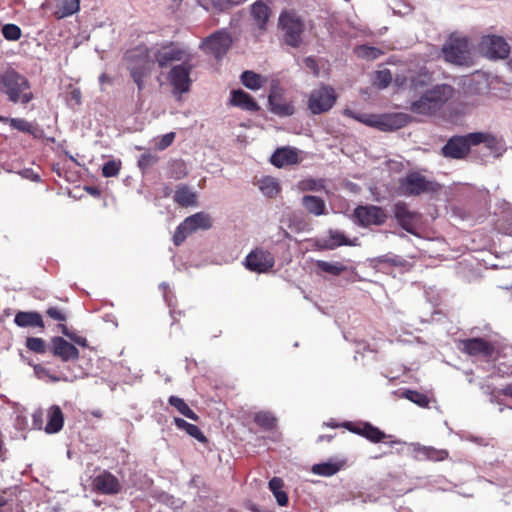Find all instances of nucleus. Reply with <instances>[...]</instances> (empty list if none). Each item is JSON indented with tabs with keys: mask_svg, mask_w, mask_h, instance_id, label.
Here are the masks:
<instances>
[{
	"mask_svg": "<svg viewBox=\"0 0 512 512\" xmlns=\"http://www.w3.org/2000/svg\"><path fill=\"white\" fill-rule=\"evenodd\" d=\"M0 92L12 103L28 104L34 98L28 79L14 69L0 72Z\"/></svg>",
	"mask_w": 512,
	"mask_h": 512,
	"instance_id": "obj_1",
	"label": "nucleus"
},
{
	"mask_svg": "<svg viewBox=\"0 0 512 512\" xmlns=\"http://www.w3.org/2000/svg\"><path fill=\"white\" fill-rule=\"evenodd\" d=\"M453 88L447 84L436 85L419 99L411 102L409 110L414 114L431 116L436 114L452 97Z\"/></svg>",
	"mask_w": 512,
	"mask_h": 512,
	"instance_id": "obj_2",
	"label": "nucleus"
},
{
	"mask_svg": "<svg viewBox=\"0 0 512 512\" xmlns=\"http://www.w3.org/2000/svg\"><path fill=\"white\" fill-rule=\"evenodd\" d=\"M345 114L353 117L354 119L361 123H364L370 127L377 128L381 131H394L397 129H401L408 125L411 121V116L402 112L382 115H355L352 111L346 110Z\"/></svg>",
	"mask_w": 512,
	"mask_h": 512,
	"instance_id": "obj_3",
	"label": "nucleus"
},
{
	"mask_svg": "<svg viewBox=\"0 0 512 512\" xmlns=\"http://www.w3.org/2000/svg\"><path fill=\"white\" fill-rule=\"evenodd\" d=\"M278 26L283 32V41L286 45L293 48L301 45L305 22L294 9H285L280 13Z\"/></svg>",
	"mask_w": 512,
	"mask_h": 512,
	"instance_id": "obj_4",
	"label": "nucleus"
},
{
	"mask_svg": "<svg viewBox=\"0 0 512 512\" xmlns=\"http://www.w3.org/2000/svg\"><path fill=\"white\" fill-rule=\"evenodd\" d=\"M398 190L403 196H419L437 193L441 190V185L419 172L412 171L398 180Z\"/></svg>",
	"mask_w": 512,
	"mask_h": 512,
	"instance_id": "obj_5",
	"label": "nucleus"
},
{
	"mask_svg": "<svg viewBox=\"0 0 512 512\" xmlns=\"http://www.w3.org/2000/svg\"><path fill=\"white\" fill-rule=\"evenodd\" d=\"M123 60L130 75L151 73L154 66L150 49L145 44L128 49L124 53Z\"/></svg>",
	"mask_w": 512,
	"mask_h": 512,
	"instance_id": "obj_6",
	"label": "nucleus"
},
{
	"mask_svg": "<svg viewBox=\"0 0 512 512\" xmlns=\"http://www.w3.org/2000/svg\"><path fill=\"white\" fill-rule=\"evenodd\" d=\"M444 59L454 65L470 66L472 64L469 43L465 37H450L442 47Z\"/></svg>",
	"mask_w": 512,
	"mask_h": 512,
	"instance_id": "obj_7",
	"label": "nucleus"
},
{
	"mask_svg": "<svg viewBox=\"0 0 512 512\" xmlns=\"http://www.w3.org/2000/svg\"><path fill=\"white\" fill-rule=\"evenodd\" d=\"M212 227L210 216L204 212L195 213L181 222L173 235V243L180 246L188 236L198 230H208Z\"/></svg>",
	"mask_w": 512,
	"mask_h": 512,
	"instance_id": "obj_8",
	"label": "nucleus"
},
{
	"mask_svg": "<svg viewBox=\"0 0 512 512\" xmlns=\"http://www.w3.org/2000/svg\"><path fill=\"white\" fill-rule=\"evenodd\" d=\"M457 347L463 354L487 361L494 358L497 353L495 344L482 337L460 339L457 342Z\"/></svg>",
	"mask_w": 512,
	"mask_h": 512,
	"instance_id": "obj_9",
	"label": "nucleus"
},
{
	"mask_svg": "<svg viewBox=\"0 0 512 512\" xmlns=\"http://www.w3.org/2000/svg\"><path fill=\"white\" fill-rule=\"evenodd\" d=\"M388 215L384 208L377 205H358L352 214L353 222L363 228L382 226L386 223Z\"/></svg>",
	"mask_w": 512,
	"mask_h": 512,
	"instance_id": "obj_10",
	"label": "nucleus"
},
{
	"mask_svg": "<svg viewBox=\"0 0 512 512\" xmlns=\"http://www.w3.org/2000/svg\"><path fill=\"white\" fill-rule=\"evenodd\" d=\"M336 100L335 90L331 86L322 85L310 93L307 107L312 114L319 115L329 111Z\"/></svg>",
	"mask_w": 512,
	"mask_h": 512,
	"instance_id": "obj_11",
	"label": "nucleus"
},
{
	"mask_svg": "<svg viewBox=\"0 0 512 512\" xmlns=\"http://www.w3.org/2000/svg\"><path fill=\"white\" fill-rule=\"evenodd\" d=\"M153 55L160 68H166L173 62H187L190 60V54L175 42H167L161 45Z\"/></svg>",
	"mask_w": 512,
	"mask_h": 512,
	"instance_id": "obj_12",
	"label": "nucleus"
},
{
	"mask_svg": "<svg viewBox=\"0 0 512 512\" xmlns=\"http://www.w3.org/2000/svg\"><path fill=\"white\" fill-rule=\"evenodd\" d=\"M275 265L271 252L261 247L253 249L245 258V267L256 273H266Z\"/></svg>",
	"mask_w": 512,
	"mask_h": 512,
	"instance_id": "obj_13",
	"label": "nucleus"
},
{
	"mask_svg": "<svg viewBox=\"0 0 512 512\" xmlns=\"http://www.w3.org/2000/svg\"><path fill=\"white\" fill-rule=\"evenodd\" d=\"M192 65L188 62L173 66L168 73V80L177 94L187 93L190 90L192 80L190 78Z\"/></svg>",
	"mask_w": 512,
	"mask_h": 512,
	"instance_id": "obj_14",
	"label": "nucleus"
},
{
	"mask_svg": "<svg viewBox=\"0 0 512 512\" xmlns=\"http://www.w3.org/2000/svg\"><path fill=\"white\" fill-rule=\"evenodd\" d=\"M394 218L402 229L415 235L417 224L421 219L420 213L412 211L406 202L398 201L393 206Z\"/></svg>",
	"mask_w": 512,
	"mask_h": 512,
	"instance_id": "obj_15",
	"label": "nucleus"
},
{
	"mask_svg": "<svg viewBox=\"0 0 512 512\" xmlns=\"http://www.w3.org/2000/svg\"><path fill=\"white\" fill-rule=\"evenodd\" d=\"M480 50L490 59H504L509 55L510 47L503 37L486 35L481 39Z\"/></svg>",
	"mask_w": 512,
	"mask_h": 512,
	"instance_id": "obj_16",
	"label": "nucleus"
},
{
	"mask_svg": "<svg viewBox=\"0 0 512 512\" xmlns=\"http://www.w3.org/2000/svg\"><path fill=\"white\" fill-rule=\"evenodd\" d=\"M269 110L280 117H288L295 113V107L291 101L286 100L283 90L272 86L268 96Z\"/></svg>",
	"mask_w": 512,
	"mask_h": 512,
	"instance_id": "obj_17",
	"label": "nucleus"
},
{
	"mask_svg": "<svg viewBox=\"0 0 512 512\" xmlns=\"http://www.w3.org/2000/svg\"><path fill=\"white\" fill-rule=\"evenodd\" d=\"M92 486L94 491L105 495H115L121 491L119 480L108 471H103L94 477Z\"/></svg>",
	"mask_w": 512,
	"mask_h": 512,
	"instance_id": "obj_18",
	"label": "nucleus"
},
{
	"mask_svg": "<svg viewBox=\"0 0 512 512\" xmlns=\"http://www.w3.org/2000/svg\"><path fill=\"white\" fill-rule=\"evenodd\" d=\"M51 353L63 362L75 361L79 358V350L75 345L60 336L51 339Z\"/></svg>",
	"mask_w": 512,
	"mask_h": 512,
	"instance_id": "obj_19",
	"label": "nucleus"
},
{
	"mask_svg": "<svg viewBox=\"0 0 512 512\" xmlns=\"http://www.w3.org/2000/svg\"><path fill=\"white\" fill-rule=\"evenodd\" d=\"M469 152L468 142L464 136L451 137L441 149L444 157L452 159H463Z\"/></svg>",
	"mask_w": 512,
	"mask_h": 512,
	"instance_id": "obj_20",
	"label": "nucleus"
},
{
	"mask_svg": "<svg viewBox=\"0 0 512 512\" xmlns=\"http://www.w3.org/2000/svg\"><path fill=\"white\" fill-rule=\"evenodd\" d=\"M200 48L217 60L221 59L224 54V29H219L215 33L205 38Z\"/></svg>",
	"mask_w": 512,
	"mask_h": 512,
	"instance_id": "obj_21",
	"label": "nucleus"
},
{
	"mask_svg": "<svg viewBox=\"0 0 512 512\" xmlns=\"http://www.w3.org/2000/svg\"><path fill=\"white\" fill-rule=\"evenodd\" d=\"M270 162L275 167L282 168L284 166L298 164L300 158L296 148L287 146L277 148L270 157Z\"/></svg>",
	"mask_w": 512,
	"mask_h": 512,
	"instance_id": "obj_22",
	"label": "nucleus"
},
{
	"mask_svg": "<svg viewBox=\"0 0 512 512\" xmlns=\"http://www.w3.org/2000/svg\"><path fill=\"white\" fill-rule=\"evenodd\" d=\"M14 323L21 328L45 329L42 315L37 311H18L14 317Z\"/></svg>",
	"mask_w": 512,
	"mask_h": 512,
	"instance_id": "obj_23",
	"label": "nucleus"
},
{
	"mask_svg": "<svg viewBox=\"0 0 512 512\" xmlns=\"http://www.w3.org/2000/svg\"><path fill=\"white\" fill-rule=\"evenodd\" d=\"M230 104L249 112H257L260 106L247 92L239 89L231 92Z\"/></svg>",
	"mask_w": 512,
	"mask_h": 512,
	"instance_id": "obj_24",
	"label": "nucleus"
},
{
	"mask_svg": "<svg viewBox=\"0 0 512 512\" xmlns=\"http://www.w3.org/2000/svg\"><path fill=\"white\" fill-rule=\"evenodd\" d=\"M250 12L257 27L261 30H265L271 15L269 6L262 0H258L251 5Z\"/></svg>",
	"mask_w": 512,
	"mask_h": 512,
	"instance_id": "obj_25",
	"label": "nucleus"
},
{
	"mask_svg": "<svg viewBox=\"0 0 512 512\" xmlns=\"http://www.w3.org/2000/svg\"><path fill=\"white\" fill-rule=\"evenodd\" d=\"M64 425V415L61 408L57 405L51 406L47 410V424L44 428L48 434L59 432Z\"/></svg>",
	"mask_w": 512,
	"mask_h": 512,
	"instance_id": "obj_26",
	"label": "nucleus"
},
{
	"mask_svg": "<svg viewBox=\"0 0 512 512\" xmlns=\"http://www.w3.org/2000/svg\"><path fill=\"white\" fill-rule=\"evenodd\" d=\"M173 200L181 207L194 206L197 203L196 194L186 185L176 188Z\"/></svg>",
	"mask_w": 512,
	"mask_h": 512,
	"instance_id": "obj_27",
	"label": "nucleus"
},
{
	"mask_svg": "<svg viewBox=\"0 0 512 512\" xmlns=\"http://www.w3.org/2000/svg\"><path fill=\"white\" fill-rule=\"evenodd\" d=\"M302 205L307 212L315 216L324 215L326 213L325 201L314 195H305L302 198Z\"/></svg>",
	"mask_w": 512,
	"mask_h": 512,
	"instance_id": "obj_28",
	"label": "nucleus"
},
{
	"mask_svg": "<svg viewBox=\"0 0 512 512\" xmlns=\"http://www.w3.org/2000/svg\"><path fill=\"white\" fill-rule=\"evenodd\" d=\"M354 243L338 230H329L328 238L323 240L322 248L333 250L339 246H352Z\"/></svg>",
	"mask_w": 512,
	"mask_h": 512,
	"instance_id": "obj_29",
	"label": "nucleus"
},
{
	"mask_svg": "<svg viewBox=\"0 0 512 512\" xmlns=\"http://www.w3.org/2000/svg\"><path fill=\"white\" fill-rule=\"evenodd\" d=\"M173 423L178 429L184 430L188 435L195 438L199 442L204 443L207 441L206 437L201 432L198 426L188 423L186 420L179 417H175L173 419Z\"/></svg>",
	"mask_w": 512,
	"mask_h": 512,
	"instance_id": "obj_30",
	"label": "nucleus"
},
{
	"mask_svg": "<svg viewBox=\"0 0 512 512\" xmlns=\"http://www.w3.org/2000/svg\"><path fill=\"white\" fill-rule=\"evenodd\" d=\"M168 403L183 416L193 421H198V415L187 405V403L182 398L172 395L168 398Z\"/></svg>",
	"mask_w": 512,
	"mask_h": 512,
	"instance_id": "obj_31",
	"label": "nucleus"
},
{
	"mask_svg": "<svg viewBox=\"0 0 512 512\" xmlns=\"http://www.w3.org/2000/svg\"><path fill=\"white\" fill-rule=\"evenodd\" d=\"M283 486L284 482L279 477H273L269 481V489L272 491L280 506H286L289 501L287 493L283 490Z\"/></svg>",
	"mask_w": 512,
	"mask_h": 512,
	"instance_id": "obj_32",
	"label": "nucleus"
},
{
	"mask_svg": "<svg viewBox=\"0 0 512 512\" xmlns=\"http://www.w3.org/2000/svg\"><path fill=\"white\" fill-rule=\"evenodd\" d=\"M80 10V0H63L58 9L54 12L57 19L71 16Z\"/></svg>",
	"mask_w": 512,
	"mask_h": 512,
	"instance_id": "obj_33",
	"label": "nucleus"
},
{
	"mask_svg": "<svg viewBox=\"0 0 512 512\" xmlns=\"http://www.w3.org/2000/svg\"><path fill=\"white\" fill-rule=\"evenodd\" d=\"M361 436L373 443L384 441L388 436L378 427L373 426L369 422H365L362 426Z\"/></svg>",
	"mask_w": 512,
	"mask_h": 512,
	"instance_id": "obj_34",
	"label": "nucleus"
},
{
	"mask_svg": "<svg viewBox=\"0 0 512 512\" xmlns=\"http://www.w3.org/2000/svg\"><path fill=\"white\" fill-rule=\"evenodd\" d=\"M418 454L424 459L439 462L444 461L449 457V453L445 449H436L430 446H424L418 450Z\"/></svg>",
	"mask_w": 512,
	"mask_h": 512,
	"instance_id": "obj_35",
	"label": "nucleus"
},
{
	"mask_svg": "<svg viewBox=\"0 0 512 512\" xmlns=\"http://www.w3.org/2000/svg\"><path fill=\"white\" fill-rule=\"evenodd\" d=\"M259 188L264 195L270 198L275 197L280 192L278 181L271 176L263 177L259 181Z\"/></svg>",
	"mask_w": 512,
	"mask_h": 512,
	"instance_id": "obj_36",
	"label": "nucleus"
},
{
	"mask_svg": "<svg viewBox=\"0 0 512 512\" xmlns=\"http://www.w3.org/2000/svg\"><path fill=\"white\" fill-rule=\"evenodd\" d=\"M401 397L413 402L422 408H427L430 404L429 397L426 394L416 390L405 389L403 390Z\"/></svg>",
	"mask_w": 512,
	"mask_h": 512,
	"instance_id": "obj_37",
	"label": "nucleus"
},
{
	"mask_svg": "<svg viewBox=\"0 0 512 512\" xmlns=\"http://www.w3.org/2000/svg\"><path fill=\"white\" fill-rule=\"evenodd\" d=\"M254 422L264 430H272L276 426V418L272 413L266 411H260L254 414Z\"/></svg>",
	"mask_w": 512,
	"mask_h": 512,
	"instance_id": "obj_38",
	"label": "nucleus"
},
{
	"mask_svg": "<svg viewBox=\"0 0 512 512\" xmlns=\"http://www.w3.org/2000/svg\"><path fill=\"white\" fill-rule=\"evenodd\" d=\"M241 82L248 89L258 90L263 84V78L260 74L247 70L242 73Z\"/></svg>",
	"mask_w": 512,
	"mask_h": 512,
	"instance_id": "obj_39",
	"label": "nucleus"
},
{
	"mask_svg": "<svg viewBox=\"0 0 512 512\" xmlns=\"http://www.w3.org/2000/svg\"><path fill=\"white\" fill-rule=\"evenodd\" d=\"M342 468L340 463H319L312 466V472L317 475L329 477L336 474Z\"/></svg>",
	"mask_w": 512,
	"mask_h": 512,
	"instance_id": "obj_40",
	"label": "nucleus"
},
{
	"mask_svg": "<svg viewBox=\"0 0 512 512\" xmlns=\"http://www.w3.org/2000/svg\"><path fill=\"white\" fill-rule=\"evenodd\" d=\"M464 138H466V141L468 142L469 149L471 148L472 145L476 146L481 143H486L488 144V146H490L495 142V138L493 136L483 132L469 133L467 135H464Z\"/></svg>",
	"mask_w": 512,
	"mask_h": 512,
	"instance_id": "obj_41",
	"label": "nucleus"
},
{
	"mask_svg": "<svg viewBox=\"0 0 512 512\" xmlns=\"http://www.w3.org/2000/svg\"><path fill=\"white\" fill-rule=\"evenodd\" d=\"M316 266L323 272L331 274L333 276H338L344 271H346V266L340 262H327L323 260H318L316 262Z\"/></svg>",
	"mask_w": 512,
	"mask_h": 512,
	"instance_id": "obj_42",
	"label": "nucleus"
},
{
	"mask_svg": "<svg viewBox=\"0 0 512 512\" xmlns=\"http://www.w3.org/2000/svg\"><path fill=\"white\" fill-rule=\"evenodd\" d=\"M0 122L4 124H9L12 128L22 132H31V124L27 122L25 119L9 118L0 115Z\"/></svg>",
	"mask_w": 512,
	"mask_h": 512,
	"instance_id": "obj_43",
	"label": "nucleus"
},
{
	"mask_svg": "<svg viewBox=\"0 0 512 512\" xmlns=\"http://www.w3.org/2000/svg\"><path fill=\"white\" fill-rule=\"evenodd\" d=\"M432 81V76L429 72H422L412 77L410 80V88L417 90L428 86Z\"/></svg>",
	"mask_w": 512,
	"mask_h": 512,
	"instance_id": "obj_44",
	"label": "nucleus"
},
{
	"mask_svg": "<svg viewBox=\"0 0 512 512\" xmlns=\"http://www.w3.org/2000/svg\"><path fill=\"white\" fill-rule=\"evenodd\" d=\"M299 188L302 191H320L325 188L323 179L308 178L299 182Z\"/></svg>",
	"mask_w": 512,
	"mask_h": 512,
	"instance_id": "obj_45",
	"label": "nucleus"
},
{
	"mask_svg": "<svg viewBox=\"0 0 512 512\" xmlns=\"http://www.w3.org/2000/svg\"><path fill=\"white\" fill-rule=\"evenodd\" d=\"M26 347L37 354H43L46 352V342L42 338L28 337L26 339Z\"/></svg>",
	"mask_w": 512,
	"mask_h": 512,
	"instance_id": "obj_46",
	"label": "nucleus"
},
{
	"mask_svg": "<svg viewBox=\"0 0 512 512\" xmlns=\"http://www.w3.org/2000/svg\"><path fill=\"white\" fill-rule=\"evenodd\" d=\"M392 80V73L389 69L379 70L375 74V84L381 89L387 88Z\"/></svg>",
	"mask_w": 512,
	"mask_h": 512,
	"instance_id": "obj_47",
	"label": "nucleus"
},
{
	"mask_svg": "<svg viewBox=\"0 0 512 512\" xmlns=\"http://www.w3.org/2000/svg\"><path fill=\"white\" fill-rule=\"evenodd\" d=\"M2 34L6 40L17 41L20 39L22 32L20 27L15 24H5L2 27Z\"/></svg>",
	"mask_w": 512,
	"mask_h": 512,
	"instance_id": "obj_48",
	"label": "nucleus"
},
{
	"mask_svg": "<svg viewBox=\"0 0 512 512\" xmlns=\"http://www.w3.org/2000/svg\"><path fill=\"white\" fill-rule=\"evenodd\" d=\"M356 52L359 57H363L370 60L378 58L379 55L381 54V51L378 48L366 45L357 47Z\"/></svg>",
	"mask_w": 512,
	"mask_h": 512,
	"instance_id": "obj_49",
	"label": "nucleus"
},
{
	"mask_svg": "<svg viewBox=\"0 0 512 512\" xmlns=\"http://www.w3.org/2000/svg\"><path fill=\"white\" fill-rule=\"evenodd\" d=\"M120 168V161L110 160L103 165L102 175L104 177H115L119 174Z\"/></svg>",
	"mask_w": 512,
	"mask_h": 512,
	"instance_id": "obj_50",
	"label": "nucleus"
},
{
	"mask_svg": "<svg viewBox=\"0 0 512 512\" xmlns=\"http://www.w3.org/2000/svg\"><path fill=\"white\" fill-rule=\"evenodd\" d=\"M158 161V157L151 153H144L138 160V166L142 171H145L152 167Z\"/></svg>",
	"mask_w": 512,
	"mask_h": 512,
	"instance_id": "obj_51",
	"label": "nucleus"
},
{
	"mask_svg": "<svg viewBox=\"0 0 512 512\" xmlns=\"http://www.w3.org/2000/svg\"><path fill=\"white\" fill-rule=\"evenodd\" d=\"M46 315L58 322H65L67 320V313L58 307H49L46 310Z\"/></svg>",
	"mask_w": 512,
	"mask_h": 512,
	"instance_id": "obj_52",
	"label": "nucleus"
},
{
	"mask_svg": "<svg viewBox=\"0 0 512 512\" xmlns=\"http://www.w3.org/2000/svg\"><path fill=\"white\" fill-rule=\"evenodd\" d=\"M206 10L215 9L219 12L224 10V0H197Z\"/></svg>",
	"mask_w": 512,
	"mask_h": 512,
	"instance_id": "obj_53",
	"label": "nucleus"
},
{
	"mask_svg": "<svg viewBox=\"0 0 512 512\" xmlns=\"http://www.w3.org/2000/svg\"><path fill=\"white\" fill-rule=\"evenodd\" d=\"M176 134L174 132H169L163 135L160 140L156 143V147L158 150H165L170 145H172Z\"/></svg>",
	"mask_w": 512,
	"mask_h": 512,
	"instance_id": "obj_54",
	"label": "nucleus"
},
{
	"mask_svg": "<svg viewBox=\"0 0 512 512\" xmlns=\"http://www.w3.org/2000/svg\"><path fill=\"white\" fill-rule=\"evenodd\" d=\"M378 263H386L392 266H402L403 262L397 256L382 255L376 258Z\"/></svg>",
	"mask_w": 512,
	"mask_h": 512,
	"instance_id": "obj_55",
	"label": "nucleus"
},
{
	"mask_svg": "<svg viewBox=\"0 0 512 512\" xmlns=\"http://www.w3.org/2000/svg\"><path fill=\"white\" fill-rule=\"evenodd\" d=\"M364 424L365 422H345L342 424V426L345 427L348 431L361 436L362 426Z\"/></svg>",
	"mask_w": 512,
	"mask_h": 512,
	"instance_id": "obj_56",
	"label": "nucleus"
},
{
	"mask_svg": "<svg viewBox=\"0 0 512 512\" xmlns=\"http://www.w3.org/2000/svg\"><path fill=\"white\" fill-rule=\"evenodd\" d=\"M364 424L365 422H345L342 424V426L345 427L348 431L361 436L362 426Z\"/></svg>",
	"mask_w": 512,
	"mask_h": 512,
	"instance_id": "obj_57",
	"label": "nucleus"
},
{
	"mask_svg": "<svg viewBox=\"0 0 512 512\" xmlns=\"http://www.w3.org/2000/svg\"><path fill=\"white\" fill-rule=\"evenodd\" d=\"M150 73H140V74H132L131 77L134 81V83L137 85L138 91H142L144 89V79L149 75Z\"/></svg>",
	"mask_w": 512,
	"mask_h": 512,
	"instance_id": "obj_58",
	"label": "nucleus"
},
{
	"mask_svg": "<svg viewBox=\"0 0 512 512\" xmlns=\"http://www.w3.org/2000/svg\"><path fill=\"white\" fill-rule=\"evenodd\" d=\"M44 413L42 410H37L32 415L33 427L42 429Z\"/></svg>",
	"mask_w": 512,
	"mask_h": 512,
	"instance_id": "obj_59",
	"label": "nucleus"
},
{
	"mask_svg": "<svg viewBox=\"0 0 512 512\" xmlns=\"http://www.w3.org/2000/svg\"><path fill=\"white\" fill-rule=\"evenodd\" d=\"M304 63L305 66L314 73V75L317 76L319 74L318 63L313 57H306Z\"/></svg>",
	"mask_w": 512,
	"mask_h": 512,
	"instance_id": "obj_60",
	"label": "nucleus"
},
{
	"mask_svg": "<svg viewBox=\"0 0 512 512\" xmlns=\"http://www.w3.org/2000/svg\"><path fill=\"white\" fill-rule=\"evenodd\" d=\"M69 338L74 343L78 344L79 346H82V347H87L88 346V341H87V339L85 337L71 334V337H69Z\"/></svg>",
	"mask_w": 512,
	"mask_h": 512,
	"instance_id": "obj_61",
	"label": "nucleus"
},
{
	"mask_svg": "<svg viewBox=\"0 0 512 512\" xmlns=\"http://www.w3.org/2000/svg\"><path fill=\"white\" fill-rule=\"evenodd\" d=\"M500 393L506 397L512 398V382L506 384L500 391Z\"/></svg>",
	"mask_w": 512,
	"mask_h": 512,
	"instance_id": "obj_62",
	"label": "nucleus"
},
{
	"mask_svg": "<svg viewBox=\"0 0 512 512\" xmlns=\"http://www.w3.org/2000/svg\"><path fill=\"white\" fill-rule=\"evenodd\" d=\"M8 505V499L5 497L4 493L0 494V512H4V508Z\"/></svg>",
	"mask_w": 512,
	"mask_h": 512,
	"instance_id": "obj_63",
	"label": "nucleus"
},
{
	"mask_svg": "<svg viewBox=\"0 0 512 512\" xmlns=\"http://www.w3.org/2000/svg\"><path fill=\"white\" fill-rule=\"evenodd\" d=\"M58 328L61 330V332H62L65 336H67V337H71V333L68 331V328H67V326H66V325H64V324L60 323V324L58 325Z\"/></svg>",
	"mask_w": 512,
	"mask_h": 512,
	"instance_id": "obj_64",
	"label": "nucleus"
}]
</instances>
